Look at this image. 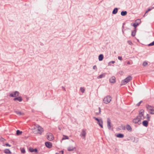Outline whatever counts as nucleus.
<instances>
[{
  "label": "nucleus",
  "instance_id": "obj_2",
  "mask_svg": "<svg viewBox=\"0 0 154 154\" xmlns=\"http://www.w3.org/2000/svg\"><path fill=\"white\" fill-rule=\"evenodd\" d=\"M111 100V97L110 96H107L104 97L103 99V103L106 104H108L110 103Z\"/></svg>",
  "mask_w": 154,
  "mask_h": 154
},
{
  "label": "nucleus",
  "instance_id": "obj_40",
  "mask_svg": "<svg viewBox=\"0 0 154 154\" xmlns=\"http://www.w3.org/2000/svg\"><path fill=\"white\" fill-rule=\"evenodd\" d=\"M129 138H130V140H133V141H135V138L134 137H129Z\"/></svg>",
  "mask_w": 154,
  "mask_h": 154
},
{
  "label": "nucleus",
  "instance_id": "obj_9",
  "mask_svg": "<svg viewBox=\"0 0 154 154\" xmlns=\"http://www.w3.org/2000/svg\"><path fill=\"white\" fill-rule=\"evenodd\" d=\"M29 152H35V153H38V150L36 148L33 149L31 147H30L29 149Z\"/></svg>",
  "mask_w": 154,
  "mask_h": 154
},
{
  "label": "nucleus",
  "instance_id": "obj_57",
  "mask_svg": "<svg viewBox=\"0 0 154 154\" xmlns=\"http://www.w3.org/2000/svg\"><path fill=\"white\" fill-rule=\"evenodd\" d=\"M129 63H130L129 62H128V64H129Z\"/></svg>",
  "mask_w": 154,
  "mask_h": 154
},
{
  "label": "nucleus",
  "instance_id": "obj_23",
  "mask_svg": "<svg viewBox=\"0 0 154 154\" xmlns=\"http://www.w3.org/2000/svg\"><path fill=\"white\" fill-rule=\"evenodd\" d=\"M104 56L103 54H101L98 56V59L100 61H102L103 59Z\"/></svg>",
  "mask_w": 154,
  "mask_h": 154
},
{
  "label": "nucleus",
  "instance_id": "obj_42",
  "mask_svg": "<svg viewBox=\"0 0 154 154\" xmlns=\"http://www.w3.org/2000/svg\"><path fill=\"white\" fill-rule=\"evenodd\" d=\"M143 102L142 100L140 101V102H139L137 104V106H140L141 103Z\"/></svg>",
  "mask_w": 154,
  "mask_h": 154
},
{
  "label": "nucleus",
  "instance_id": "obj_51",
  "mask_svg": "<svg viewBox=\"0 0 154 154\" xmlns=\"http://www.w3.org/2000/svg\"><path fill=\"white\" fill-rule=\"evenodd\" d=\"M100 114V113H99V112H96V115H99V114Z\"/></svg>",
  "mask_w": 154,
  "mask_h": 154
},
{
  "label": "nucleus",
  "instance_id": "obj_54",
  "mask_svg": "<svg viewBox=\"0 0 154 154\" xmlns=\"http://www.w3.org/2000/svg\"><path fill=\"white\" fill-rule=\"evenodd\" d=\"M130 140V138H129V137L127 139V140Z\"/></svg>",
  "mask_w": 154,
  "mask_h": 154
},
{
  "label": "nucleus",
  "instance_id": "obj_45",
  "mask_svg": "<svg viewBox=\"0 0 154 154\" xmlns=\"http://www.w3.org/2000/svg\"><path fill=\"white\" fill-rule=\"evenodd\" d=\"M122 128L123 130H125V128H126V127H125V126H123V125H122Z\"/></svg>",
  "mask_w": 154,
  "mask_h": 154
},
{
  "label": "nucleus",
  "instance_id": "obj_17",
  "mask_svg": "<svg viewBox=\"0 0 154 154\" xmlns=\"http://www.w3.org/2000/svg\"><path fill=\"white\" fill-rule=\"evenodd\" d=\"M106 74V73H103L98 76L97 77V79H101L103 78H104L105 77V75Z\"/></svg>",
  "mask_w": 154,
  "mask_h": 154
},
{
  "label": "nucleus",
  "instance_id": "obj_34",
  "mask_svg": "<svg viewBox=\"0 0 154 154\" xmlns=\"http://www.w3.org/2000/svg\"><path fill=\"white\" fill-rule=\"evenodd\" d=\"M115 63V61H111L109 62L108 64V66H111L112 64H113Z\"/></svg>",
  "mask_w": 154,
  "mask_h": 154
},
{
  "label": "nucleus",
  "instance_id": "obj_28",
  "mask_svg": "<svg viewBox=\"0 0 154 154\" xmlns=\"http://www.w3.org/2000/svg\"><path fill=\"white\" fill-rule=\"evenodd\" d=\"M22 133V131H20L19 130H17L16 131V134L17 135H19L21 134Z\"/></svg>",
  "mask_w": 154,
  "mask_h": 154
},
{
  "label": "nucleus",
  "instance_id": "obj_12",
  "mask_svg": "<svg viewBox=\"0 0 154 154\" xmlns=\"http://www.w3.org/2000/svg\"><path fill=\"white\" fill-rule=\"evenodd\" d=\"M14 101L18 100L20 102H21L23 100V99L21 96H18L13 98Z\"/></svg>",
  "mask_w": 154,
  "mask_h": 154
},
{
  "label": "nucleus",
  "instance_id": "obj_49",
  "mask_svg": "<svg viewBox=\"0 0 154 154\" xmlns=\"http://www.w3.org/2000/svg\"><path fill=\"white\" fill-rule=\"evenodd\" d=\"M62 89H63V91H66L65 88L64 87L62 86Z\"/></svg>",
  "mask_w": 154,
  "mask_h": 154
},
{
  "label": "nucleus",
  "instance_id": "obj_18",
  "mask_svg": "<svg viewBox=\"0 0 154 154\" xmlns=\"http://www.w3.org/2000/svg\"><path fill=\"white\" fill-rule=\"evenodd\" d=\"M76 148L75 147H73V146H69L68 147L67 149L69 151H72L75 149Z\"/></svg>",
  "mask_w": 154,
  "mask_h": 154
},
{
  "label": "nucleus",
  "instance_id": "obj_13",
  "mask_svg": "<svg viewBox=\"0 0 154 154\" xmlns=\"http://www.w3.org/2000/svg\"><path fill=\"white\" fill-rule=\"evenodd\" d=\"M111 122L109 118L107 119V126L109 130H110L111 128Z\"/></svg>",
  "mask_w": 154,
  "mask_h": 154
},
{
  "label": "nucleus",
  "instance_id": "obj_37",
  "mask_svg": "<svg viewBox=\"0 0 154 154\" xmlns=\"http://www.w3.org/2000/svg\"><path fill=\"white\" fill-rule=\"evenodd\" d=\"M150 112H149V113L151 114H154V109H150Z\"/></svg>",
  "mask_w": 154,
  "mask_h": 154
},
{
  "label": "nucleus",
  "instance_id": "obj_22",
  "mask_svg": "<svg viewBox=\"0 0 154 154\" xmlns=\"http://www.w3.org/2000/svg\"><path fill=\"white\" fill-rule=\"evenodd\" d=\"M4 152L6 154H11V152L9 149H5L4 150Z\"/></svg>",
  "mask_w": 154,
  "mask_h": 154
},
{
  "label": "nucleus",
  "instance_id": "obj_29",
  "mask_svg": "<svg viewBox=\"0 0 154 154\" xmlns=\"http://www.w3.org/2000/svg\"><path fill=\"white\" fill-rule=\"evenodd\" d=\"M69 139V138L68 136L65 135H63V137L62 139V140L68 139Z\"/></svg>",
  "mask_w": 154,
  "mask_h": 154
},
{
  "label": "nucleus",
  "instance_id": "obj_27",
  "mask_svg": "<svg viewBox=\"0 0 154 154\" xmlns=\"http://www.w3.org/2000/svg\"><path fill=\"white\" fill-rule=\"evenodd\" d=\"M126 84H127V83H126V82L125 81V80L124 79V80H122V81L121 82V83L120 85L121 86H122L123 85H125Z\"/></svg>",
  "mask_w": 154,
  "mask_h": 154
},
{
  "label": "nucleus",
  "instance_id": "obj_14",
  "mask_svg": "<svg viewBox=\"0 0 154 154\" xmlns=\"http://www.w3.org/2000/svg\"><path fill=\"white\" fill-rule=\"evenodd\" d=\"M111 122L109 118L107 119V126L109 130H110L111 128Z\"/></svg>",
  "mask_w": 154,
  "mask_h": 154
},
{
  "label": "nucleus",
  "instance_id": "obj_47",
  "mask_svg": "<svg viewBox=\"0 0 154 154\" xmlns=\"http://www.w3.org/2000/svg\"><path fill=\"white\" fill-rule=\"evenodd\" d=\"M93 69H97V68L96 66L94 65L93 66Z\"/></svg>",
  "mask_w": 154,
  "mask_h": 154
},
{
  "label": "nucleus",
  "instance_id": "obj_56",
  "mask_svg": "<svg viewBox=\"0 0 154 154\" xmlns=\"http://www.w3.org/2000/svg\"><path fill=\"white\" fill-rule=\"evenodd\" d=\"M56 154H59V153H56Z\"/></svg>",
  "mask_w": 154,
  "mask_h": 154
},
{
  "label": "nucleus",
  "instance_id": "obj_32",
  "mask_svg": "<svg viewBox=\"0 0 154 154\" xmlns=\"http://www.w3.org/2000/svg\"><path fill=\"white\" fill-rule=\"evenodd\" d=\"M136 30L135 29V30H134L132 32L131 35L133 37L136 34Z\"/></svg>",
  "mask_w": 154,
  "mask_h": 154
},
{
  "label": "nucleus",
  "instance_id": "obj_25",
  "mask_svg": "<svg viewBox=\"0 0 154 154\" xmlns=\"http://www.w3.org/2000/svg\"><path fill=\"white\" fill-rule=\"evenodd\" d=\"M118 8H114L112 11V14H117L118 11Z\"/></svg>",
  "mask_w": 154,
  "mask_h": 154
},
{
  "label": "nucleus",
  "instance_id": "obj_6",
  "mask_svg": "<svg viewBox=\"0 0 154 154\" xmlns=\"http://www.w3.org/2000/svg\"><path fill=\"white\" fill-rule=\"evenodd\" d=\"M19 92L17 91H15L12 92L9 94V96L11 97H16L19 96Z\"/></svg>",
  "mask_w": 154,
  "mask_h": 154
},
{
  "label": "nucleus",
  "instance_id": "obj_4",
  "mask_svg": "<svg viewBox=\"0 0 154 154\" xmlns=\"http://www.w3.org/2000/svg\"><path fill=\"white\" fill-rule=\"evenodd\" d=\"M38 128H37L35 130L36 131V132H35V131H33V132L35 134H41L42 132L43 131V128L39 125H38Z\"/></svg>",
  "mask_w": 154,
  "mask_h": 154
},
{
  "label": "nucleus",
  "instance_id": "obj_53",
  "mask_svg": "<svg viewBox=\"0 0 154 154\" xmlns=\"http://www.w3.org/2000/svg\"><path fill=\"white\" fill-rule=\"evenodd\" d=\"M124 24H125V23H123V26H122V28H124Z\"/></svg>",
  "mask_w": 154,
  "mask_h": 154
},
{
  "label": "nucleus",
  "instance_id": "obj_24",
  "mask_svg": "<svg viewBox=\"0 0 154 154\" xmlns=\"http://www.w3.org/2000/svg\"><path fill=\"white\" fill-rule=\"evenodd\" d=\"M86 134V132L85 131L84 129H82V132L81 133V135L83 137H85Z\"/></svg>",
  "mask_w": 154,
  "mask_h": 154
},
{
  "label": "nucleus",
  "instance_id": "obj_41",
  "mask_svg": "<svg viewBox=\"0 0 154 154\" xmlns=\"http://www.w3.org/2000/svg\"><path fill=\"white\" fill-rule=\"evenodd\" d=\"M5 139L2 137H1L0 138V141L1 142H4L5 140Z\"/></svg>",
  "mask_w": 154,
  "mask_h": 154
},
{
  "label": "nucleus",
  "instance_id": "obj_50",
  "mask_svg": "<svg viewBox=\"0 0 154 154\" xmlns=\"http://www.w3.org/2000/svg\"><path fill=\"white\" fill-rule=\"evenodd\" d=\"M60 152H61V154H63L64 151L63 150H62L61 151H60Z\"/></svg>",
  "mask_w": 154,
  "mask_h": 154
},
{
  "label": "nucleus",
  "instance_id": "obj_59",
  "mask_svg": "<svg viewBox=\"0 0 154 154\" xmlns=\"http://www.w3.org/2000/svg\"><path fill=\"white\" fill-rule=\"evenodd\" d=\"M59 130H60V128H59Z\"/></svg>",
  "mask_w": 154,
  "mask_h": 154
},
{
  "label": "nucleus",
  "instance_id": "obj_43",
  "mask_svg": "<svg viewBox=\"0 0 154 154\" xmlns=\"http://www.w3.org/2000/svg\"><path fill=\"white\" fill-rule=\"evenodd\" d=\"M118 58L119 60H122V57L121 56H118Z\"/></svg>",
  "mask_w": 154,
  "mask_h": 154
},
{
  "label": "nucleus",
  "instance_id": "obj_44",
  "mask_svg": "<svg viewBox=\"0 0 154 154\" xmlns=\"http://www.w3.org/2000/svg\"><path fill=\"white\" fill-rule=\"evenodd\" d=\"M5 145L6 146H9V147H11V145L9 144L8 143H5Z\"/></svg>",
  "mask_w": 154,
  "mask_h": 154
},
{
  "label": "nucleus",
  "instance_id": "obj_11",
  "mask_svg": "<svg viewBox=\"0 0 154 154\" xmlns=\"http://www.w3.org/2000/svg\"><path fill=\"white\" fill-rule=\"evenodd\" d=\"M116 77L114 76H112L109 79V81L110 83L114 84L116 82Z\"/></svg>",
  "mask_w": 154,
  "mask_h": 154
},
{
  "label": "nucleus",
  "instance_id": "obj_48",
  "mask_svg": "<svg viewBox=\"0 0 154 154\" xmlns=\"http://www.w3.org/2000/svg\"><path fill=\"white\" fill-rule=\"evenodd\" d=\"M98 109H99V113H101V108L100 107H98Z\"/></svg>",
  "mask_w": 154,
  "mask_h": 154
},
{
  "label": "nucleus",
  "instance_id": "obj_46",
  "mask_svg": "<svg viewBox=\"0 0 154 154\" xmlns=\"http://www.w3.org/2000/svg\"><path fill=\"white\" fill-rule=\"evenodd\" d=\"M147 120L148 121L150 120V116H147Z\"/></svg>",
  "mask_w": 154,
  "mask_h": 154
},
{
  "label": "nucleus",
  "instance_id": "obj_5",
  "mask_svg": "<svg viewBox=\"0 0 154 154\" xmlns=\"http://www.w3.org/2000/svg\"><path fill=\"white\" fill-rule=\"evenodd\" d=\"M141 120L140 118H139L137 116L136 118L133 120L132 122L134 123L138 124L139 125H140L141 124Z\"/></svg>",
  "mask_w": 154,
  "mask_h": 154
},
{
  "label": "nucleus",
  "instance_id": "obj_15",
  "mask_svg": "<svg viewBox=\"0 0 154 154\" xmlns=\"http://www.w3.org/2000/svg\"><path fill=\"white\" fill-rule=\"evenodd\" d=\"M132 78L131 76L129 75L127 77H126L125 79H124V80H125L126 83H127L130 80H132Z\"/></svg>",
  "mask_w": 154,
  "mask_h": 154
},
{
  "label": "nucleus",
  "instance_id": "obj_52",
  "mask_svg": "<svg viewBox=\"0 0 154 154\" xmlns=\"http://www.w3.org/2000/svg\"><path fill=\"white\" fill-rule=\"evenodd\" d=\"M38 125H39L37 124H35V127H36L37 128H38Z\"/></svg>",
  "mask_w": 154,
  "mask_h": 154
},
{
  "label": "nucleus",
  "instance_id": "obj_20",
  "mask_svg": "<svg viewBox=\"0 0 154 154\" xmlns=\"http://www.w3.org/2000/svg\"><path fill=\"white\" fill-rule=\"evenodd\" d=\"M116 137H117L120 138H123L124 135L122 133H119L116 135Z\"/></svg>",
  "mask_w": 154,
  "mask_h": 154
},
{
  "label": "nucleus",
  "instance_id": "obj_36",
  "mask_svg": "<svg viewBox=\"0 0 154 154\" xmlns=\"http://www.w3.org/2000/svg\"><path fill=\"white\" fill-rule=\"evenodd\" d=\"M148 46H154V41L148 45Z\"/></svg>",
  "mask_w": 154,
  "mask_h": 154
},
{
  "label": "nucleus",
  "instance_id": "obj_31",
  "mask_svg": "<svg viewBox=\"0 0 154 154\" xmlns=\"http://www.w3.org/2000/svg\"><path fill=\"white\" fill-rule=\"evenodd\" d=\"M154 8V7H152V8H148L146 11V12H145V14H144V15L143 16V17H145V14L146 13H147V12H148L149 11H150L151 10H152V9L153 8Z\"/></svg>",
  "mask_w": 154,
  "mask_h": 154
},
{
  "label": "nucleus",
  "instance_id": "obj_39",
  "mask_svg": "<svg viewBox=\"0 0 154 154\" xmlns=\"http://www.w3.org/2000/svg\"><path fill=\"white\" fill-rule=\"evenodd\" d=\"M127 42L128 44L130 45H132L133 44L132 42L130 40H128L127 41Z\"/></svg>",
  "mask_w": 154,
  "mask_h": 154
},
{
  "label": "nucleus",
  "instance_id": "obj_10",
  "mask_svg": "<svg viewBox=\"0 0 154 154\" xmlns=\"http://www.w3.org/2000/svg\"><path fill=\"white\" fill-rule=\"evenodd\" d=\"M45 146L48 148H51L52 147V143L49 141L45 142Z\"/></svg>",
  "mask_w": 154,
  "mask_h": 154
},
{
  "label": "nucleus",
  "instance_id": "obj_55",
  "mask_svg": "<svg viewBox=\"0 0 154 154\" xmlns=\"http://www.w3.org/2000/svg\"><path fill=\"white\" fill-rule=\"evenodd\" d=\"M147 116H149V115L148 114H147V115H146Z\"/></svg>",
  "mask_w": 154,
  "mask_h": 154
},
{
  "label": "nucleus",
  "instance_id": "obj_16",
  "mask_svg": "<svg viewBox=\"0 0 154 154\" xmlns=\"http://www.w3.org/2000/svg\"><path fill=\"white\" fill-rule=\"evenodd\" d=\"M148 122L147 120H144L142 122L143 125L145 127H147L148 125Z\"/></svg>",
  "mask_w": 154,
  "mask_h": 154
},
{
  "label": "nucleus",
  "instance_id": "obj_19",
  "mask_svg": "<svg viewBox=\"0 0 154 154\" xmlns=\"http://www.w3.org/2000/svg\"><path fill=\"white\" fill-rule=\"evenodd\" d=\"M126 129L129 131H132V129L131 127L128 124L126 125Z\"/></svg>",
  "mask_w": 154,
  "mask_h": 154
},
{
  "label": "nucleus",
  "instance_id": "obj_8",
  "mask_svg": "<svg viewBox=\"0 0 154 154\" xmlns=\"http://www.w3.org/2000/svg\"><path fill=\"white\" fill-rule=\"evenodd\" d=\"M144 110L143 109H141L139 111V115L137 116V117L142 119V117L144 115Z\"/></svg>",
  "mask_w": 154,
  "mask_h": 154
},
{
  "label": "nucleus",
  "instance_id": "obj_38",
  "mask_svg": "<svg viewBox=\"0 0 154 154\" xmlns=\"http://www.w3.org/2000/svg\"><path fill=\"white\" fill-rule=\"evenodd\" d=\"M148 64V63L147 62L144 61L143 62V66H146Z\"/></svg>",
  "mask_w": 154,
  "mask_h": 154
},
{
  "label": "nucleus",
  "instance_id": "obj_58",
  "mask_svg": "<svg viewBox=\"0 0 154 154\" xmlns=\"http://www.w3.org/2000/svg\"><path fill=\"white\" fill-rule=\"evenodd\" d=\"M122 31L124 33V31H123V30H122Z\"/></svg>",
  "mask_w": 154,
  "mask_h": 154
},
{
  "label": "nucleus",
  "instance_id": "obj_30",
  "mask_svg": "<svg viewBox=\"0 0 154 154\" xmlns=\"http://www.w3.org/2000/svg\"><path fill=\"white\" fill-rule=\"evenodd\" d=\"M15 112L18 115H24V113H22L21 112L18 111H15Z\"/></svg>",
  "mask_w": 154,
  "mask_h": 154
},
{
  "label": "nucleus",
  "instance_id": "obj_1",
  "mask_svg": "<svg viewBox=\"0 0 154 154\" xmlns=\"http://www.w3.org/2000/svg\"><path fill=\"white\" fill-rule=\"evenodd\" d=\"M93 118L96 121H97V124H98V125L101 128H103V121L102 119L101 118L100 119H99L95 117H94Z\"/></svg>",
  "mask_w": 154,
  "mask_h": 154
},
{
  "label": "nucleus",
  "instance_id": "obj_21",
  "mask_svg": "<svg viewBox=\"0 0 154 154\" xmlns=\"http://www.w3.org/2000/svg\"><path fill=\"white\" fill-rule=\"evenodd\" d=\"M146 107L147 109L150 110V109H152L154 108V107L148 104L146 105Z\"/></svg>",
  "mask_w": 154,
  "mask_h": 154
},
{
  "label": "nucleus",
  "instance_id": "obj_26",
  "mask_svg": "<svg viewBox=\"0 0 154 154\" xmlns=\"http://www.w3.org/2000/svg\"><path fill=\"white\" fill-rule=\"evenodd\" d=\"M127 11H121V14L122 16H125L127 15Z\"/></svg>",
  "mask_w": 154,
  "mask_h": 154
},
{
  "label": "nucleus",
  "instance_id": "obj_3",
  "mask_svg": "<svg viewBox=\"0 0 154 154\" xmlns=\"http://www.w3.org/2000/svg\"><path fill=\"white\" fill-rule=\"evenodd\" d=\"M141 22L140 20L138 19L136 20V22L134 23H131V26H134L135 29H136L137 27L140 24Z\"/></svg>",
  "mask_w": 154,
  "mask_h": 154
},
{
  "label": "nucleus",
  "instance_id": "obj_33",
  "mask_svg": "<svg viewBox=\"0 0 154 154\" xmlns=\"http://www.w3.org/2000/svg\"><path fill=\"white\" fill-rule=\"evenodd\" d=\"M21 152L22 153L24 154L26 152V151L24 148L21 149Z\"/></svg>",
  "mask_w": 154,
  "mask_h": 154
},
{
  "label": "nucleus",
  "instance_id": "obj_35",
  "mask_svg": "<svg viewBox=\"0 0 154 154\" xmlns=\"http://www.w3.org/2000/svg\"><path fill=\"white\" fill-rule=\"evenodd\" d=\"M80 90L82 93H83L85 91V89L81 87L80 89Z\"/></svg>",
  "mask_w": 154,
  "mask_h": 154
},
{
  "label": "nucleus",
  "instance_id": "obj_7",
  "mask_svg": "<svg viewBox=\"0 0 154 154\" xmlns=\"http://www.w3.org/2000/svg\"><path fill=\"white\" fill-rule=\"evenodd\" d=\"M54 138L53 135L52 133H49V134H48L47 138L48 140L51 141L53 140Z\"/></svg>",
  "mask_w": 154,
  "mask_h": 154
}]
</instances>
